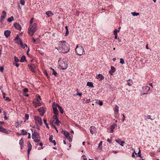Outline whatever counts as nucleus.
<instances>
[{
  "mask_svg": "<svg viewBox=\"0 0 160 160\" xmlns=\"http://www.w3.org/2000/svg\"><path fill=\"white\" fill-rule=\"evenodd\" d=\"M21 133L22 134V135H25L28 134V132L26 130L22 129L21 130Z\"/></svg>",
  "mask_w": 160,
  "mask_h": 160,
  "instance_id": "a878e982",
  "label": "nucleus"
},
{
  "mask_svg": "<svg viewBox=\"0 0 160 160\" xmlns=\"http://www.w3.org/2000/svg\"><path fill=\"white\" fill-rule=\"evenodd\" d=\"M66 138L68 139L69 142H71L72 140V138L70 137V136L69 135L67 136Z\"/></svg>",
  "mask_w": 160,
  "mask_h": 160,
  "instance_id": "4c0bfd02",
  "label": "nucleus"
},
{
  "mask_svg": "<svg viewBox=\"0 0 160 160\" xmlns=\"http://www.w3.org/2000/svg\"><path fill=\"white\" fill-rule=\"evenodd\" d=\"M14 26L17 29L20 31L21 29V27L19 24L15 23L14 24Z\"/></svg>",
  "mask_w": 160,
  "mask_h": 160,
  "instance_id": "f3484780",
  "label": "nucleus"
},
{
  "mask_svg": "<svg viewBox=\"0 0 160 160\" xmlns=\"http://www.w3.org/2000/svg\"><path fill=\"white\" fill-rule=\"evenodd\" d=\"M28 156L29 157V156L30 153V152L32 148V145L30 143V142H28Z\"/></svg>",
  "mask_w": 160,
  "mask_h": 160,
  "instance_id": "f8f14e48",
  "label": "nucleus"
},
{
  "mask_svg": "<svg viewBox=\"0 0 160 160\" xmlns=\"http://www.w3.org/2000/svg\"><path fill=\"white\" fill-rule=\"evenodd\" d=\"M34 119L35 121V123L37 126L42 125V122L40 117L38 116H35L34 117Z\"/></svg>",
  "mask_w": 160,
  "mask_h": 160,
  "instance_id": "39448f33",
  "label": "nucleus"
},
{
  "mask_svg": "<svg viewBox=\"0 0 160 160\" xmlns=\"http://www.w3.org/2000/svg\"><path fill=\"white\" fill-rule=\"evenodd\" d=\"M43 121H44V122L47 128H49V127H48V124L47 123V120L46 119H44L43 120Z\"/></svg>",
  "mask_w": 160,
  "mask_h": 160,
  "instance_id": "e433bc0d",
  "label": "nucleus"
},
{
  "mask_svg": "<svg viewBox=\"0 0 160 160\" xmlns=\"http://www.w3.org/2000/svg\"><path fill=\"white\" fill-rule=\"evenodd\" d=\"M50 124L52 127H53L54 128H55V126L52 123H50Z\"/></svg>",
  "mask_w": 160,
  "mask_h": 160,
  "instance_id": "774afa93",
  "label": "nucleus"
},
{
  "mask_svg": "<svg viewBox=\"0 0 160 160\" xmlns=\"http://www.w3.org/2000/svg\"><path fill=\"white\" fill-rule=\"evenodd\" d=\"M18 41L17 42V43L18 44H20L21 46V47L23 48H24L25 47H27V44H25V46L23 47L22 46H23V44L22 43V42L21 40V39H19L18 40Z\"/></svg>",
  "mask_w": 160,
  "mask_h": 160,
  "instance_id": "dca6fc26",
  "label": "nucleus"
},
{
  "mask_svg": "<svg viewBox=\"0 0 160 160\" xmlns=\"http://www.w3.org/2000/svg\"><path fill=\"white\" fill-rule=\"evenodd\" d=\"M46 14L48 17H50L53 15V14L52 13V12L51 11H48L46 12Z\"/></svg>",
  "mask_w": 160,
  "mask_h": 160,
  "instance_id": "b1692460",
  "label": "nucleus"
},
{
  "mask_svg": "<svg viewBox=\"0 0 160 160\" xmlns=\"http://www.w3.org/2000/svg\"><path fill=\"white\" fill-rule=\"evenodd\" d=\"M118 108V106L117 105H116L115 106V110H114V113L115 114H118L119 110Z\"/></svg>",
  "mask_w": 160,
  "mask_h": 160,
  "instance_id": "bb28decb",
  "label": "nucleus"
},
{
  "mask_svg": "<svg viewBox=\"0 0 160 160\" xmlns=\"http://www.w3.org/2000/svg\"><path fill=\"white\" fill-rule=\"evenodd\" d=\"M77 95H78L80 97L82 96V94L81 93H78L77 94Z\"/></svg>",
  "mask_w": 160,
  "mask_h": 160,
  "instance_id": "0e129e2a",
  "label": "nucleus"
},
{
  "mask_svg": "<svg viewBox=\"0 0 160 160\" xmlns=\"http://www.w3.org/2000/svg\"><path fill=\"white\" fill-rule=\"evenodd\" d=\"M115 141L117 142L119 144H120V143H121V140L120 139H119L118 140H115Z\"/></svg>",
  "mask_w": 160,
  "mask_h": 160,
  "instance_id": "49530a36",
  "label": "nucleus"
},
{
  "mask_svg": "<svg viewBox=\"0 0 160 160\" xmlns=\"http://www.w3.org/2000/svg\"><path fill=\"white\" fill-rule=\"evenodd\" d=\"M55 123L58 125H59V124L61 123L60 121L58 119L56 120L55 122Z\"/></svg>",
  "mask_w": 160,
  "mask_h": 160,
  "instance_id": "ea45409f",
  "label": "nucleus"
},
{
  "mask_svg": "<svg viewBox=\"0 0 160 160\" xmlns=\"http://www.w3.org/2000/svg\"><path fill=\"white\" fill-rule=\"evenodd\" d=\"M120 63L122 64H123L125 63L124 61L123 58H121L120 59Z\"/></svg>",
  "mask_w": 160,
  "mask_h": 160,
  "instance_id": "79ce46f5",
  "label": "nucleus"
},
{
  "mask_svg": "<svg viewBox=\"0 0 160 160\" xmlns=\"http://www.w3.org/2000/svg\"><path fill=\"white\" fill-rule=\"evenodd\" d=\"M117 126V125L116 124H114L112 125L110 127V129L112 130H113Z\"/></svg>",
  "mask_w": 160,
  "mask_h": 160,
  "instance_id": "2f4dec72",
  "label": "nucleus"
},
{
  "mask_svg": "<svg viewBox=\"0 0 160 160\" xmlns=\"http://www.w3.org/2000/svg\"><path fill=\"white\" fill-rule=\"evenodd\" d=\"M87 85L91 88H94V86L92 82H88L87 83Z\"/></svg>",
  "mask_w": 160,
  "mask_h": 160,
  "instance_id": "5701e85b",
  "label": "nucleus"
},
{
  "mask_svg": "<svg viewBox=\"0 0 160 160\" xmlns=\"http://www.w3.org/2000/svg\"><path fill=\"white\" fill-rule=\"evenodd\" d=\"M19 39V38L18 36H16L14 40L15 41H16L18 40Z\"/></svg>",
  "mask_w": 160,
  "mask_h": 160,
  "instance_id": "13d9d810",
  "label": "nucleus"
},
{
  "mask_svg": "<svg viewBox=\"0 0 160 160\" xmlns=\"http://www.w3.org/2000/svg\"><path fill=\"white\" fill-rule=\"evenodd\" d=\"M3 68L2 67H1V68H0V71L1 72H3Z\"/></svg>",
  "mask_w": 160,
  "mask_h": 160,
  "instance_id": "69168bd1",
  "label": "nucleus"
},
{
  "mask_svg": "<svg viewBox=\"0 0 160 160\" xmlns=\"http://www.w3.org/2000/svg\"><path fill=\"white\" fill-rule=\"evenodd\" d=\"M28 139H30L31 138V134H30L29 133H28Z\"/></svg>",
  "mask_w": 160,
  "mask_h": 160,
  "instance_id": "bf43d9fd",
  "label": "nucleus"
},
{
  "mask_svg": "<svg viewBox=\"0 0 160 160\" xmlns=\"http://www.w3.org/2000/svg\"><path fill=\"white\" fill-rule=\"evenodd\" d=\"M13 64L16 66L17 67H19V64L18 62H15V63H13Z\"/></svg>",
  "mask_w": 160,
  "mask_h": 160,
  "instance_id": "3c124183",
  "label": "nucleus"
},
{
  "mask_svg": "<svg viewBox=\"0 0 160 160\" xmlns=\"http://www.w3.org/2000/svg\"><path fill=\"white\" fill-rule=\"evenodd\" d=\"M62 64L63 63L64 64V66H63L62 65H62H60V66L61 67V68L62 70H65L67 69V67H68V64L67 62H66V61H62Z\"/></svg>",
  "mask_w": 160,
  "mask_h": 160,
  "instance_id": "9d476101",
  "label": "nucleus"
},
{
  "mask_svg": "<svg viewBox=\"0 0 160 160\" xmlns=\"http://www.w3.org/2000/svg\"><path fill=\"white\" fill-rule=\"evenodd\" d=\"M96 103L100 106H102L103 104L102 102L98 100H96Z\"/></svg>",
  "mask_w": 160,
  "mask_h": 160,
  "instance_id": "c756f323",
  "label": "nucleus"
},
{
  "mask_svg": "<svg viewBox=\"0 0 160 160\" xmlns=\"http://www.w3.org/2000/svg\"><path fill=\"white\" fill-rule=\"evenodd\" d=\"M38 110L40 113V115L42 116H43L44 114L45 113V111L44 108L42 107L38 109Z\"/></svg>",
  "mask_w": 160,
  "mask_h": 160,
  "instance_id": "4468645a",
  "label": "nucleus"
},
{
  "mask_svg": "<svg viewBox=\"0 0 160 160\" xmlns=\"http://www.w3.org/2000/svg\"><path fill=\"white\" fill-rule=\"evenodd\" d=\"M102 142L101 141L98 146V148L100 150H102Z\"/></svg>",
  "mask_w": 160,
  "mask_h": 160,
  "instance_id": "cd10ccee",
  "label": "nucleus"
},
{
  "mask_svg": "<svg viewBox=\"0 0 160 160\" xmlns=\"http://www.w3.org/2000/svg\"><path fill=\"white\" fill-rule=\"evenodd\" d=\"M32 138L36 142H38L40 140V137L38 133L35 131L32 132Z\"/></svg>",
  "mask_w": 160,
  "mask_h": 160,
  "instance_id": "20e7f679",
  "label": "nucleus"
},
{
  "mask_svg": "<svg viewBox=\"0 0 160 160\" xmlns=\"http://www.w3.org/2000/svg\"><path fill=\"white\" fill-rule=\"evenodd\" d=\"M53 136L52 135H50L49 138V140L50 142H51L53 143L54 145L56 144L55 141V140H52Z\"/></svg>",
  "mask_w": 160,
  "mask_h": 160,
  "instance_id": "412c9836",
  "label": "nucleus"
},
{
  "mask_svg": "<svg viewBox=\"0 0 160 160\" xmlns=\"http://www.w3.org/2000/svg\"><path fill=\"white\" fill-rule=\"evenodd\" d=\"M50 69L53 72L52 74L53 75H54L55 76H57V75L58 73L53 68H50Z\"/></svg>",
  "mask_w": 160,
  "mask_h": 160,
  "instance_id": "c85d7f7f",
  "label": "nucleus"
},
{
  "mask_svg": "<svg viewBox=\"0 0 160 160\" xmlns=\"http://www.w3.org/2000/svg\"><path fill=\"white\" fill-rule=\"evenodd\" d=\"M59 49L61 52L65 53L69 50V48L68 47V43L64 41L59 42Z\"/></svg>",
  "mask_w": 160,
  "mask_h": 160,
  "instance_id": "f257e3e1",
  "label": "nucleus"
},
{
  "mask_svg": "<svg viewBox=\"0 0 160 160\" xmlns=\"http://www.w3.org/2000/svg\"><path fill=\"white\" fill-rule=\"evenodd\" d=\"M61 133L63 134L66 138L70 135V133L69 132L66 131H62L61 132Z\"/></svg>",
  "mask_w": 160,
  "mask_h": 160,
  "instance_id": "4be33fe9",
  "label": "nucleus"
},
{
  "mask_svg": "<svg viewBox=\"0 0 160 160\" xmlns=\"http://www.w3.org/2000/svg\"><path fill=\"white\" fill-rule=\"evenodd\" d=\"M15 127H16V128H17L18 127H19V122H16L15 123Z\"/></svg>",
  "mask_w": 160,
  "mask_h": 160,
  "instance_id": "de8ad7c7",
  "label": "nucleus"
},
{
  "mask_svg": "<svg viewBox=\"0 0 160 160\" xmlns=\"http://www.w3.org/2000/svg\"><path fill=\"white\" fill-rule=\"evenodd\" d=\"M20 2L22 5H24L25 3V1L24 0H21Z\"/></svg>",
  "mask_w": 160,
  "mask_h": 160,
  "instance_id": "a19ab883",
  "label": "nucleus"
},
{
  "mask_svg": "<svg viewBox=\"0 0 160 160\" xmlns=\"http://www.w3.org/2000/svg\"><path fill=\"white\" fill-rule=\"evenodd\" d=\"M53 112L54 114V115L53 116V119L55 120H56L57 119H58V111L57 109H56V107L55 106L53 108Z\"/></svg>",
  "mask_w": 160,
  "mask_h": 160,
  "instance_id": "0eeeda50",
  "label": "nucleus"
},
{
  "mask_svg": "<svg viewBox=\"0 0 160 160\" xmlns=\"http://www.w3.org/2000/svg\"><path fill=\"white\" fill-rule=\"evenodd\" d=\"M125 143V142H124V141H121V143H120V145L122 146H123V144L124 143Z\"/></svg>",
  "mask_w": 160,
  "mask_h": 160,
  "instance_id": "864d4df0",
  "label": "nucleus"
},
{
  "mask_svg": "<svg viewBox=\"0 0 160 160\" xmlns=\"http://www.w3.org/2000/svg\"><path fill=\"white\" fill-rule=\"evenodd\" d=\"M141 152V151H140V149L139 148V151L138 153V157H139L141 159H142V157L141 156V155L140 154Z\"/></svg>",
  "mask_w": 160,
  "mask_h": 160,
  "instance_id": "f704fd0d",
  "label": "nucleus"
},
{
  "mask_svg": "<svg viewBox=\"0 0 160 160\" xmlns=\"http://www.w3.org/2000/svg\"><path fill=\"white\" fill-rule=\"evenodd\" d=\"M122 116H123L122 122H123L125 120V116L123 114H122Z\"/></svg>",
  "mask_w": 160,
  "mask_h": 160,
  "instance_id": "5fc2aeb1",
  "label": "nucleus"
},
{
  "mask_svg": "<svg viewBox=\"0 0 160 160\" xmlns=\"http://www.w3.org/2000/svg\"><path fill=\"white\" fill-rule=\"evenodd\" d=\"M6 101H10L11 99L9 98L8 97H5V99H4Z\"/></svg>",
  "mask_w": 160,
  "mask_h": 160,
  "instance_id": "09e8293b",
  "label": "nucleus"
},
{
  "mask_svg": "<svg viewBox=\"0 0 160 160\" xmlns=\"http://www.w3.org/2000/svg\"><path fill=\"white\" fill-rule=\"evenodd\" d=\"M142 88V91L146 92H148L150 90V88L147 86H143Z\"/></svg>",
  "mask_w": 160,
  "mask_h": 160,
  "instance_id": "2eb2a0df",
  "label": "nucleus"
},
{
  "mask_svg": "<svg viewBox=\"0 0 160 160\" xmlns=\"http://www.w3.org/2000/svg\"><path fill=\"white\" fill-rule=\"evenodd\" d=\"M26 60L25 56L24 55L22 56L20 59V62H23Z\"/></svg>",
  "mask_w": 160,
  "mask_h": 160,
  "instance_id": "7c9ffc66",
  "label": "nucleus"
},
{
  "mask_svg": "<svg viewBox=\"0 0 160 160\" xmlns=\"http://www.w3.org/2000/svg\"><path fill=\"white\" fill-rule=\"evenodd\" d=\"M10 31L8 30H5L4 32V35L7 38H8L10 36Z\"/></svg>",
  "mask_w": 160,
  "mask_h": 160,
  "instance_id": "a211bd4d",
  "label": "nucleus"
},
{
  "mask_svg": "<svg viewBox=\"0 0 160 160\" xmlns=\"http://www.w3.org/2000/svg\"><path fill=\"white\" fill-rule=\"evenodd\" d=\"M23 138H21V140L19 141V143L21 145V149H22V147H23Z\"/></svg>",
  "mask_w": 160,
  "mask_h": 160,
  "instance_id": "393cba45",
  "label": "nucleus"
},
{
  "mask_svg": "<svg viewBox=\"0 0 160 160\" xmlns=\"http://www.w3.org/2000/svg\"><path fill=\"white\" fill-rule=\"evenodd\" d=\"M0 132H2L4 133L8 134V132L6 129L0 126Z\"/></svg>",
  "mask_w": 160,
  "mask_h": 160,
  "instance_id": "6ab92c4d",
  "label": "nucleus"
},
{
  "mask_svg": "<svg viewBox=\"0 0 160 160\" xmlns=\"http://www.w3.org/2000/svg\"><path fill=\"white\" fill-rule=\"evenodd\" d=\"M33 22V18H32L31 20H30V24H32V23Z\"/></svg>",
  "mask_w": 160,
  "mask_h": 160,
  "instance_id": "680f3d73",
  "label": "nucleus"
},
{
  "mask_svg": "<svg viewBox=\"0 0 160 160\" xmlns=\"http://www.w3.org/2000/svg\"><path fill=\"white\" fill-rule=\"evenodd\" d=\"M32 41L33 43H35V42L36 41V40L34 38H32Z\"/></svg>",
  "mask_w": 160,
  "mask_h": 160,
  "instance_id": "052dcab7",
  "label": "nucleus"
},
{
  "mask_svg": "<svg viewBox=\"0 0 160 160\" xmlns=\"http://www.w3.org/2000/svg\"><path fill=\"white\" fill-rule=\"evenodd\" d=\"M29 69L33 72H35L36 71L35 65L34 64H30L28 65Z\"/></svg>",
  "mask_w": 160,
  "mask_h": 160,
  "instance_id": "1a4fd4ad",
  "label": "nucleus"
},
{
  "mask_svg": "<svg viewBox=\"0 0 160 160\" xmlns=\"http://www.w3.org/2000/svg\"><path fill=\"white\" fill-rule=\"evenodd\" d=\"M119 32V30H117V29H115L114 31V35H117V32Z\"/></svg>",
  "mask_w": 160,
  "mask_h": 160,
  "instance_id": "a18cd8bd",
  "label": "nucleus"
},
{
  "mask_svg": "<svg viewBox=\"0 0 160 160\" xmlns=\"http://www.w3.org/2000/svg\"><path fill=\"white\" fill-rule=\"evenodd\" d=\"M33 105L35 108H37L38 106H40L41 104L39 101H38V99H37L35 101L33 102Z\"/></svg>",
  "mask_w": 160,
  "mask_h": 160,
  "instance_id": "ddd939ff",
  "label": "nucleus"
},
{
  "mask_svg": "<svg viewBox=\"0 0 160 160\" xmlns=\"http://www.w3.org/2000/svg\"><path fill=\"white\" fill-rule=\"evenodd\" d=\"M131 14L133 16H137L139 15V13H137V12H132L131 13Z\"/></svg>",
  "mask_w": 160,
  "mask_h": 160,
  "instance_id": "72a5a7b5",
  "label": "nucleus"
},
{
  "mask_svg": "<svg viewBox=\"0 0 160 160\" xmlns=\"http://www.w3.org/2000/svg\"><path fill=\"white\" fill-rule=\"evenodd\" d=\"M14 19V18L13 16H11V17L8 18L7 21L9 22H11Z\"/></svg>",
  "mask_w": 160,
  "mask_h": 160,
  "instance_id": "473e14b6",
  "label": "nucleus"
},
{
  "mask_svg": "<svg viewBox=\"0 0 160 160\" xmlns=\"http://www.w3.org/2000/svg\"><path fill=\"white\" fill-rule=\"evenodd\" d=\"M69 34V31H66V33H65V36H67Z\"/></svg>",
  "mask_w": 160,
  "mask_h": 160,
  "instance_id": "6e6d98bb",
  "label": "nucleus"
},
{
  "mask_svg": "<svg viewBox=\"0 0 160 160\" xmlns=\"http://www.w3.org/2000/svg\"><path fill=\"white\" fill-rule=\"evenodd\" d=\"M90 131L91 133L93 135L96 132V128L93 126H91L90 128Z\"/></svg>",
  "mask_w": 160,
  "mask_h": 160,
  "instance_id": "9b49d317",
  "label": "nucleus"
},
{
  "mask_svg": "<svg viewBox=\"0 0 160 160\" xmlns=\"http://www.w3.org/2000/svg\"><path fill=\"white\" fill-rule=\"evenodd\" d=\"M55 106L56 107V109H57V108H58L59 110L60 113L62 114L63 113V111L62 108L61 106H59L58 104L57 103H56L55 102H54L52 103V107L53 108H53Z\"/></svg>",
  "mask_w": 160,
  "mask_h": 160,
  "instance_id": "423d86ee",
  "label": "nucleus"
},
{
  "mask_svg": "<svg viewBox=\"0 0 160 160\" xmlns=\"http://www.w3.org/2000/svg\"><path fill=\"white\" fill-rule=\"evenodd\" d=\"M2 95H3V98L4 99H5V94L4 93V92H2Z\"/></svg>",
  "mask_w": 160,
  "mask_h": 160,
  "instance_id": "4d7b16f0",
  "label": "nucleus"
},
{
  "mask_svg": "<svg viewBox=\"0 0 160 160\" xmlns=\"http://www.w3.org/2000/svg\"><path fill=\"white\" fill-rule=\"evenodd\" d=\"M96 78L97 79H99V80L101 81L104 78V77L101 74H99L97 75Z\"/></svg>",
  "mask_w": 160,
  "mask_h": 160,
  "instance_id": "aec40b11",
  "label": "nucleus"
},
{
  "mask_svg": "<svg viewBox=\"0 0 160 160\" xmlns=\"http://www.w3.org/2000/svg\"><path fill=\"white\" fill-rule=\"evenodd\" d=\"M29 117V115L28 114H26L25 115V119L26 120H27L28 119Z\"/></svg>",
  "mask_w": 160,
  "mask_h": 160,
  "instance_id": "c03bdc74",
  "label": "nucleus"
},
{
  "mask_svg": "<svg viewBox=\"0 0 160 160\" xmlns=\"http://www.w3.org/2000/svg\"><path fill=\"white\" fill-rule=\"evenodd\" d=\"M111 70L110 71H112V72H114L116 71V69L115 68L112 66H111Z\"/></svg>",
  "mask_w": 160,
  "mask_h": 160,
  "instance_id": "c9c22d12",
  "label": "nucleus"
},
{
  "mask_svg": "<svg viewBox=\"0 0 160 160\" xmlns=\"http://www.w3.org/2000/svg\"><path fill=\"white\" fill-rule=\"evenodd\" d=\"M75 51L77 55L79 56H81L85 54L83 47L82 46H79L78 45H77L75 49Z\"/></svg>",
  "mask_w": 160,
  "mask_h": 160,
  "instance_id": "7ed1b4c3",
  "label": "nucleus"
},
{
  "mask_svg": "<svg viewBox=\"0 0 160 160\" xmlns=\"http://www.w3.org/2000/svg\"><path fill=\"white\" fill-rule=\"evenodd\" d=\"M6 12L5 11H2V14L0 18V22L2 23L4 20L6 16Z\"/></svg>",
  "mask_w": 160,
  "mask_h": 160,
  "instance_id": "6e6552de",
  "label": "nucleus"
},
{
  "mask_svg": "<svg viewBox=\"0 0 160 160\" xmlns=\"http://www.w3.org/2000/svg\"><path fill=\"white\" fill-rule=\"evenodd\" d=\"M28 89L27 88H25L23 90V92L24 93H26L28 92Z\"/></svg>",
  "mask_w": 160,
  "mask_h": 160,
  "instance_id": "37998d69",
  "label": "nucleus"
},
{
  "mask_svg": "<svg viewBox=\"0 0 160 160\" xmlns=\"http://www.w3.org/2000/svg\"><path fill=\"white\" fill-rule=\"evenodd\" d=\"M14 62H18L19 61V59L16 56H14Z\"/></svg>",
  "mask_w": 160,
  "mask_h": 160,
  "instance_id": "58836bf2",
  "label": "nucleus"
},
{
  "mask_svg": "<svg viewBox=\"0 0 160 160\" xmlns=\"http://www.w3.org/2000/svg\"><path fill=\"white\" fill-rule=\"evenodd\" d=\"M17 135L18 136L22 135V134L21 133H19L18 132L17 133Z\"/></svg>",
  "mask_w": 160,
  "mask_h": 160,
  "instance_id": "e2e57ef3",
  "label": "nucleus"
},
{
  "mask_svg": "<svg viewBox=\"0 0 160 160\" xmlns=\"http://www.w3.org/2000/svg\"><path fill=\"white\" fill-rule=\"evenodd\" d=\"M114 73L113 72H112V71H109V73L111 75H113V73Z\"/></svg>",
  "mask_w": 160,
  "mask_h": 160,
  "instance_id": "338daca9",
  "label": "nucleus"
},
{
  "mask_svg": "<svg viewBox=\"0 0 160 160\" xmlns=\"http://www.w3.org/2000/svg\"><path fill=\"white\" fill-rule=\"evenodd\" d=\"M91 101L90 99H87L86 101V102H84V103H88Z\"/></svg>",
  "mask_w": 160,
  "mask_h": 160,
  "instance_id": "8fccbe9b",
  "label": "nucleus"
},
{
  "mask_svg": "<svg viewBox=\"0 0 160 160\" xmlns=\"http://www.w3.org/2000/svg\"><path fill=\"white\" fill-rule=\"evenodd\" d=\"M44 74L48 77H49V76L48 75V74L47 71H45L44 72Z\"/></svg>",
  "mask_w": 160,
  "mask_h": 160,
  "instance_id": "603ef678",
  "label": "nucleus"
},
{
  "mask_svg": "<svg viewBox=\"0 0 160 160\" xmlns=\"http://www.w3.org/2000/svg\"><path fill=\"white\" fill-rule=\"evenodd\" d=\"M37 29V25L35 23H33L29 27L28 32L30 36H32Z\"/></svg>",
  "mask_w": 160,
  "mask_h": 160,
  "instance_id": "f03ea898",
  "label": "nucleus"
}]
</instances>
